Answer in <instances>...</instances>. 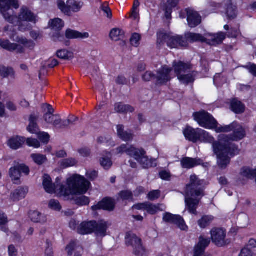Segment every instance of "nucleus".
<instances>
[{"label": "nucleus", "instance_id": "nucleus-9", "mask_svg": "<svg viewBox=\"0 0 256 256\" xmlns=\"http://www.w3.org/2000/svg\"><path fill=\"white\" fill-rule=\"evenodd\" d=\"M126 152L128 155L134 158L137 162L144 154L146 151L142 148H136L132 145L122 144L116 148V153Z\"/></svg>", "mask_w": 256, "mask_h": 256}, {"label": "nucleus", "instance_id": "nucleus-15", "mask_svg": "<svg viewBox=\"0 0 256 256\" xmlns=\"http://www.w3.org/2000/svg\"><path fill=\"white\" fill-rule=\"evenodd\" d=\"M187 14V21L190 28H194L201 22V16L197 12L191 8L185 10Z\"/></svg>", "mask_w": 256, "mask_h": 256}, {"label": "nucleus", "instance_id": "nucleus-61", "mask_svg": "<svg viewBox=\"0 0 256 256\" xmlns=\"http://www.w3.org/2000/svg\"><path fill=\"white\" fill-rule=\"evenodd\" d=\"M8 256H18V249L14 244H10L8 247Z\"/></svg>", "mask_w": 256, "mask_h": 256}, {"label": "nucleus", "instance_id": "nucleus-28", "mask_svg": "<svg viewBox=\"0 0 256 256\" xmlns=\"http://www.w3.org/2000/svg\"><path fill=\"white\" fill-rule=\"evenodd\" d=\"M25 141L24 137L13 136L8 141V145L13 150H17L22 146Z\"/></svg>", "mask_w": 256, "mask_h": 256}, {"label": "nucleus", "instance_id": "nucleus-50", "mask_svg": "<svg viewBox=\"0 0 256 256\" xmlns=\"http://www.w3.org/2000/svg\"><path fill=\"white\" fill-rule=\"evenodd\" d=\"M57 56L64 60H70L73 58V53L66 50H59L57 52Z\"/></svg>", "mask_w": 256, "mask_h": 256}, {"label": "nucleus", "instance_id": "nucleus-1", "mask_svg": "<svg viewBox=\"0 0 256 256\" xmlns=\"http://www.w3.org/2000/svg\"><path fill=\"white\" fill-rule=\"evenodd\" d=\"M42 184L47 192L55 193L66 197L85 194L88 190L90 182L84 177L76 174L68 178L66 186L60 184L58 178H56L55 184H52L50 177L44 174L42 177Z\"/></svg>", "mask_w": 256, "mask_h": 256}, {"label": "nucleus", "instance_id": "nucleus-56", "mask_svg": "<svg viewBox=\"0 0 256 256\" xmlns=\"http://www.w3.org/2000/svg\"><path fill=\"white\" fill-rule=\"evenodd\" d=\"M141 36L140 34L137 33H134L132 36L130 40V44L132 46L137 47L140 44V40Z\"/></svg>", "mask_w": 256, "mask_h": 256}, {"label": "nucleus", "instance_id": "nucleus-24", "mask_svg": "<svg viewBox=\"0 0 256 256\" xmlns=\"http://www.w3.org/2000/svg\"><path fill=\"white\" fill-rule=\"evenodd\" d=\"M202 161L200 158H192L185 157L180 160L182 166L184 168L190 169L200 164Z\"/></svg>", "mask_w": 256, "mask_h": 256}, {"label": "nucleus", "instance_id": "nucleus-21", "mask_svg": "<svg viewBox=\"0 0 256 256\" xmlns=\"http://www.w3.org/2000/svg\"><path fill=\"white\" fill-rule=\"evenodd\" d=\"M256 256V240L250 239L248 244L240 251L238 256Z\"/></svg>", "mask_w": 256, "mask_h": 256}, {"label": "nucleus", "instance_id": "nucleus-12", "mask_svg": "<svg viewBox=\"0 0 256 256\" xmlns=\"http://www.w3.org/2000/svg\"><path fill=\"white\" fill-rule=\"evenodd\" d=\"M163 220L167 222L176 224L181 230H188V226L184 219L180 216L165 213L164 214Z\"/></svg>", "mask_w": 256, "mask_h": 256}, {"label": "nucleus", "instance_id": "nucleus-14", "mask_svg": "<svg viewBox=\"0 0 256 256\" xmlns=\"http://www.w3.org/2000/svg\"><path fill=\"white\" fill-rule=\"evenodd\" d=\"M172 70V69L166 66H164L160 69L158 71L156 76L157 84H164L170 81L172 78L170 75Z\"/></svg>", "mask_w": 256, "mask_h": 256}, {"label": "nucleus", "instance_id": "nucleus-45", "mask_svg": "<svg viewBox=\"0 0 256 256\" xmlns=\"http://www.w3.org/2000/svg\"><path fill=\"white\" fill-rule=\"evenodd\" d=\"M48 24L52 30H60L64 26V22L59 18H56L51 20L49 22Z\"/></svg>", "mask_w": 256, "mask_h": 256}, {"label": "nucleus", "instance_id": "nucleus-48", "mask_svg": "<svg viewBox=\"0 0 256 256\" xmlns=\"http://www.w3.org/2000/svg\"><path fill=\"white\" fill-rule=\"evenodd\" d=\"M198 131H200V139H198L199 140L204 142L210 143L212 142H214V138L211 136H210L208 132L202 129H200V130H198Z\"/></svg>", "mask_w": 256, "mask_h": 256}, {"label": "nucleus", "instance_id": "nucleus-11", "mask_svg": "<svg viewBox=\"0 0 256 256\" xmlns=\"http://www.w3.org/2000/svg\"><path fill=\"white\" fill-rule=\"evenodd\" d=\"M23 172L26 175L30 172L29 168L23 164H18L11 168L9 170L10 177L14 183L18 184L21 176V173Z\"/></svg>", "mask_w": 256, "mask_h": 256}, {"label": "nucleus", "instance_id": "nucleus-38", "mask_svg": "<svg viewBox=\"0 0 256 256\" xmlns=\"http://www.w3.org/2000/svg\"><path fill=\"white\" fill-rule=\"evenodd\" d=\"M186 42L189 41L190 42H205L206 39L205 37L202 36L200 34L192 33V32H188L185 34Z\"/></svg>", "mask_w": 256, "mask_h": 256}, {"label": "nucleus", "instance_id": "nucleus-2", "mask_svg": "<svg viewBox=\"0 0 256 256\" xmlns=\"http://www.w3.org/2000/svg\"><path fill=\"white\" fill-rule=\"evenodd\" d=\"M11 6L18 9L20 6L18 0H0V11L4 18L8 22L18 25L19 30H29L30 26L28 22H36V16L27 8H21L18 18Z\"/></svg>", "mask_w": 256, "mask_h": 256}, {"label": "nucleus", "instance_id": "nucleus-59", "mask_svg": "<svg viewBox=\"0 0 256 256\" xmlns=\"http://www.w3.org/2000/svg\"><path fill=\"white\" fill-rule=\"evenodd\" d=\"M120 196L122 200H130L132 198V194L129 190L121 192L120 193Z\"/></svg>", "mask_w": 256, "mask_h": 256}, {"label": "nucleus", "instance_id": "nucleus-22", "mask_svg": "<svg viewBox=\"0 0 256 256\" xmlns=\"http://www.w3.org/2000/svg\"><path fill=\"white\" fill-rule=\"evenodd\" d=\"M94 221L84 222L78 227L77 232L80 234H88L93 232Z\"/></svg>", "mask_w": 256, "mask_h": 256}, {"label": "nucleus", "instance_id": "nucleus-25", "mask_svg": "<svg viewBox=\"0 0 256 256\" xmlns=\"http://www.w3.org/2000/svg\"><path fill=\"white\" fill-rule=\"evenodd\" d=\"M200 128L194 129L188 127L184 130V134L186 138L194 142H196L200 139L199 134Z\"/></svg>", "mask_w": 256, "mask_h": 256}, {"label": "nucleus", "instance_id": "nucleus-16", "mask_svg": "<svg viewBox=\"0 0 256 256\" xmlns=\"http://www.w3.org/2000/svg\"><path fill=\"white\" fill-rule=\"evenodd\" d=\"M172 66L178 78L182 74H186L190 72L192 68V65L190 63H185L181 61L174 62Z\"/></svg>", "mask_w": 256, "mask_h": 256}, {"label": "nucleus", "instance_id": "nucleus-64", "mask_svg": "<svg viewBox=\"0 0 256 256\" xmlns=\"http://www.w3.org/2000/svg\"><path fill=\"white\" fill-rule=\"evenodd\" d=\"M246 68L249 70L252 75L256 76V64L249 63L246 66Z\"/></svg>", "mask_w": 256, "mask_h": 256}, {"label": "nucleus", "instance_id": "nucleus-5", "mask_svg": "<svg viewBox=\"0 0 256 256\" xmlns=\"http://www.w3.org/2000/svg\"><path fill=\"white\" fill-rule=\"evenodd\" d=\"M158 45L161 46L165 42L171 48L186 47L188 42L184 37L178 35L166 34L162 31L157 33Z\"/></svg>", "mask_w": 256, "mask_h": 256}, {"label": "nucleus", "instance_id": "nucleus-63", "mask_svg": "<svg viewBox=\"0 0 256 256\" xmlns=\"http://www.w3.org/2000/svg\"><path fill=\"white\" fill-rule=\"evenodd\" d=\"M101 9L106 14V16L108 18H110L112 17L111 10L106 4H103L101 6Z\"/></svg>", "mask_w": 256, "mask_h": 256}, {"label": "nucleus", "instance_id": "nucleus-8", "mask_svg": "<svg viewBox=\"0 0 256 256\" xmlns=\"http://www.w3.org/2000/svg\"><path fill=\"white\" fill-rule=\"evenodd\" d=\"M126 242L127 246H131L134 248V253L138 256H145V250L141 244V240L134 234L128 232L126 236Z\"/></svg>", "mask_w": 256, "mask_h": 256}, {"label": "nucleus", "instance_id": "nucleus-10", "mask_svg": "<svg viewBox=\"0 0 256 256\" xmlns=\"http://www.w3.org/2000/svg\"><path fill=\"white\" fill-rule=\"evenodd\" d=\"M212 242L218 246L226 244V232L220 228H213L210 232Z\"/></svg>", "mask_w": 256, "mask_h": 256}, {"label": "nucleus", "instance_id": "nucleus-35", "mask_svg": "<svg viewBox=\"0 0 256 256\" xmlns=\"http://www.w3.org/2000/svg\"><path fill=\"white\" fill-rule=\"evenodd\" d=\"M28 192L27 187H19L13 192L12 198L14 200H19L24 198Z\"/></svg>", "mask_w": 256, "mask_h": 256}, {"label": "nucleus", "instance_id": "nucleus-47", "mask_svg": "<svg viewBox=\"0 0 256 256\" xmlns=\"http://www.w3.org/2000/svg\"><path fill=\"white\" fill-rule=\"evenodd\" d=\"M124 34V32L122 30L118 28H114L111 30L110 36L112 40L118 41L123 37Z\"/></svg>", "mask_w": 256, "mask_h": 256}, {"label": "nucleus", "instance_id": "nucleus-27", "mask_svg": "<svg viewBox=\"0 0 256 256\" xmlns=\"http://www.w3.org/2000/svg\"><path fill=\"white\" fill-rule=\"evenodd\" d=\"M116 130L118 136L122 140L128 142L133 139L134 134L130 132L124 130L122 125H118L116 126Z\"/></svg>", "mask_w": 256, "mask_h": 256}, {"label": "nucleus", "instance_id": "nucleus-18", "mask_svg": "<svg viewBox=\"0 0 256 256\" xmlns=\"http://www.w3.org/2000/svg\"><path fill=\"white\" fill-rule=\"evenodd\" d=\"M226 38V34L222 32L216 34H206L205 42L210 45L215 46L221 44Z\"/></svg>", "mask_w": 256, "mask_h": 256}, {"label": "nucleus", "instance_id": "nucleus-41", "mask_svg": "<svg viewBox=\"0 0 256 256\" xmlns=\"http://www.w3.org/2000/svg\"><path fill=\"white\" fill-rule=\"evenodd\" d=\"M10 38L16 42L23 44L24 46L27 48H33L34 46V43L31 40H28L24 37H16V39H14V35L10 36Z\"/></svg>", "mask_w": 256, "mask_h": 256}, {"label": "nucleus", "instance_id": "nucleus-4", "mask_svg": "<svg viewBox=\"0 0 256 256\" xmlns=\"http://www.w3.org/2000/svg\"><path fill=\"white\" fill-rule=\"evenodd\" d=\"M214 154L217 156V162L221 168H225L230 162V156L238 154L239 150L233 143L220 140L212 144Z\"/></svg>", "mask_w": 256, "mask_h": 256}, {"label": "nucleus", "instance_id": "nucleus-13", "mask_svg": "<svg viewBox=\"0 0 256 256\" xmlns=\"http://www.w3.org/2000/svg\"><path fill=\"white\" fill-rule=\"evenodd\" d=\"M133 208L136 210H144L150 214H154L158 211H162L164 208L162 204H153L150 202L138 204L134 206Z\"/></svg>", "mask_w": 256, "mask_h": 256}, {"label": "nucleus", "instance_id": "nucleus-3", "mask_svg": "<svg viewBox=\"0 0 256 256\" xmlns=\"http://www.w3.org/2000/svg\"><path fill=\"white\" fill-rule=\"evenodd\" d=\"M204 181L200 180L195 174L192 175L190 184L186 186L185 190V202L191 214H197L196 210L200 202L199 200L192 197L202 196L204 195Z\"/></svg>", "mask_w": 256, "mask_h": 256}, {"label": "nucleus", "instance_id": "nucleus-26", "mask_svg": "<svg viewBox=\"0 0 256 256\" xmlns=\"http://www.w3.org/2000/svg\"><path fill=\"white\" fill-rule=\"evenodd\" d=\"M232 131L234 132L233 134L230 136V138L232 140H240L244 138L246 134L245 130L242 126L239 125L237 122L236 126Z\"/></svg>", "mask_w": 256, "mask_h": 256}, {"label": "nucleus", "instance_id": "nucleus-43", "mask_svg": "<svg viewBox=\"0 0 256 256\" xmlns=\"http://www.w3.org/2000/svg\"><path fill=\"white\" fill-rule=\"evenodd\" d=\"M60 166L62 168L74 166L78 164V160L73 158L63 159L58 162Z\"/></svg>", "mask_w": 256, "mask_h": 256}, {"label": "nucleus", "instance_id": "nucleus-29", "mask_svg": "<svg viewBox=\"0 0 256 256\" xmlns=\"http://www.w3.org/2000/svg\"><path fill=\"white\" fill-rule=\"evenodd\" d=\"M89 36L88 32H80L71 29H68L66 32V36L68 39H85L88 38Z\"/></svg>", "mask_w": 256, "mask_h": 256}, {"label": "nucleus", "instance_id": "nucleus-19", "mask_svg": "<svg viewBox=\"0 0 256 256\" xmlns=\"http://www.w3.org/2000/svg\"><path fill=\"white\" fill-rule=\"evenodd\" d=\"M44 119L47 124H52L56 130L62 129V120L59 115L44 114Z\"/></svg>", "mask_w": 256, "mask_h": 256}, {"label": "nucleus", "instance_id": "nucleus-33", "mask_svg": "<svg viewBox=\"0 0 256 256\" xmlns=\"http://www.w3.org/2000/svg\"><path fill=\"white\" fill-rule=\"evenodd\" d=\"M210 242V239L209 238L201 235L199 237L198 242L195 246L194 248L204 252L206 248L209 246Z\"/></svg>", "mask_w": 256, "mask_h": 256}, {"label": "nucleus", "instance_id": "nucleus-53", "mask_svg": "<svg viewBox=\"0 0 256 256\" xmlns=\"http://www.w3.org/2000/svg\"><path fill=\"white\" fill-rule=\"evenodd\" d=\"M100 164L105 170H108L112 164L110 158L108 156L101 158L100 160Z\"/></svg>", "mask_w": 256, "mask_h": 256}, {"label": "nucleus", "instance_id": "nucleus-23", "mask_svg": "<svg viewBox=\"0 0 256 256\" xmlns=\"http://www.w3.org/2000/svg\"><path fill=\"white\" fill-rule=\"evenodd\" d=\"M108 228V223L104 220L98 222L94 221V228L93 232L96 236L103 238L106 235V230Z\"/></svg>", "mask_w": 256, "mask_h": 256}, {"label": "nucleus", "instance_id": "nucleus-58", "mask_svg": "<svg viewBox=\"0 0 256 256\" xmlns=\"http://www.w3.org/2000/svg\"><path fill=\"white\" fill-rule=\"evenodd\" d=\"M26 142L28 146H32L36 148H38L40 144L39 141L34 138H28L26 140Z\"/></svg>", "mask_w": 256, "mask_h": 256}, {"label": "nucleus", "instance_id": "nucleus-37", "mask_svg": "<svg viewBox=\"0 0 256 256\" xmlns=\"http://www.w3.org/2000/svg\"><path fill=\"white\" fill-rule=\"evenodd\" d=\"M138 162L144 168H148L156 166L155 160L149 158L146 156V154H144V156H142Z\"/></svg>", "mask_w": 256, "mask_h": 256}, {"label": "nucleus", "instance_id": "nucleus-60", "mask_svg": "<svg viewBox=\"0 0 256 256\" xmlns=\"http://www.w3.org/2000/svg\"><path fill=\"white\" fill-rule=\"evenodd\" d=\"M160 196V192L158 190H154L150 192L148 195V198L151 200L158 199Z\"/></svg>", "mask_w": 256, "mask_h": 256}, {"label": "nucleus", "instance_id": "nucleus-55", "mask_svg": "<svg viewBox=\"0 0 256 256\" xmlns=\"http://www.w3.org/2000/svg\"><path fill=\"white\" fill-rule=\"evenodd\" d=\"M76 202L78 204L85 206L88 205L90 203V200L88 197L80 196L76 198Z\"/></svg>", "mask_w": 256, "mask_h": 256}, {"label": "nucleus", "instance_id": "nucleus-39", "mask_svg": "<svg viewBox=\"0 0 256 256\" xmlns=\"http://www.w3.org/2000/svg\"><path fill=\"white\" fill-rule=\"evenodd\" d=\"M231 108L236 114H240L244 110V106L236 99L233 100L231 102Z\"/></svg>", "mask_w": 256, "mask_h": 256}, {"label": "nucleus", "instance_id": "nucleus-32", "mask_svg": "<svg viewBox=\"0 0 256 256\" xmlns=\"http://www.w3.org/2000/svg\"><path fill=\"white\" fill-rule=\"evenodd\" d=\"M38 116L35 114H31L30 118V124L27 127V130L32 134H37L40 131L39 128L36 122Z\"/></svg>", "mask_w": 256, "mask_h": 256}, {"label": "nucleus", "instance_id": "nucleus-42", "mask_svg": "<svg viewBox=\"0 0 256 256\" xmlns=\"http://www.w3.org/2000/svg\"><path fill=\"white\" fill-rule=\"evenodd\" d=\"M226 14L227 18L229 20H233L237 16L238 14L236 6L232 4H228L226 8Z\"/></svg>", "mask_w": 256, "mask_h": 256}, {"label": "nucleus", "instance_id": "nucleus-51", "mask_svg": "<svg viewBox=\"0 0 256 256\" xmlns=\"http://www.w3.org/2000/svg\"><path fill=\"white\" fill-rule=\"evenodd\" d=\"M8 222L6 216L2 212H0V229L1 230L7 232L8 228L6 226Z\"/></svg>", "mask_w": 256, "mask_h": 256}, {"label": "nucleus", "instance_id": "nucleus-40", "mask_svg": "<svg viewBox=\"0 0 256 256\" xmlns=\"http://www.w3.org/2000/svg\"><path fill=\"white\" fill-rule=\"evenodd\" d=\"M114 110L116 112L118 113H126L128 112H132L134 109L130 105L124 104L120 102L116 104Z\"/></svg>", "mask_w": 256, "mask_h": 256}, {"label": "nucleus", "instance_id": "nucleus-31", "mask_svg": "<svg viewBox=\"0 0 256 256\" xmlns=\"http://www.w3.org/2000/svg\"><path fill=\"white\" fill-rule=\"evenodd\" d=\"M188 74H182L180 75L178 78L180 82L184 84H188L189 83L193 82L194 80V77L197 74L196 71H190L187 72Z\"/></svg>", "mask_w": 256, "mask_h": 256}, {"label": "nucleus", "instance_id": "nucleus-44", "mask_svg": "<svg viewBox=\"0 0 256 256\" xmlns=\"http://www.w3.org/2000/svg\"><path fill=\"white\" fill-rule=\"evenodd\" d=\"M214 220L213 216H204L198 220V224L200 228H204L210 226Z\"/></svg>", "mask_w": 256, "mask_h": 256}, {"label": "nucleus", "instance_id": "nucleus-36", "mask_svg": "<svg viewBox=\"0 0 256 256\" xmlns=\"http://www.w3.org/2000/svg\"><path fill=\"white\" fill-rule=\"evenodd\" d=\"M0 76L3 78H10L14 79L16 72L14 68L11 67L0 66Z\"/></svg>", "mask_w": 256, "mask_h": 256}, {"label": "nucleus", "instance_id": "nucleus-34", "mask_svg": "<svg viewBox=\"0 0 256 256\" xmlns=\"http://www.w3.org/2000/svg\"><path fill=\"white\" fill-rule=\"evenodd\" d=\"M66 250L68 255H72L74 253V256H81L82 248L78 246L77 242H72L70 244L66 247Z\"/></svg>", "mask_w": 256, "mask_h": 256}, {"label": "nucleus", "instance_id": "nucleus-57", "mask_svg": "<svg viewBox=\"0 0 256 256\" xmlns=\"http://www.w3.org/2000/svg\"><path fill=\"white\" fill-rule=\"evenodd\" d=\"M36 134L42 142L47 144L49 142L50 136L47 132H40L39 131L38 134Z\"/></svg>", "mask_w": 256, "mask_h": 256}, {"label": "nucleus", "instance_id": "nucleus-62", "mask_svg": "<svg viewBox=\"0 0 256 256\" xmlns=\"http://www.w3.org/2000/svg\"><path fill=\"white\" fill-rule=\"evenodd\" d=\"M154 77V74L150 71L146 72L142 76V78L145 82H150Z\"/></svg>", "mask_w": 256, "mask_h": 256}, {"label": "nucleus", "instance_id": "nucleus-52", "mask_svg": "<svg viewBox=\"0 0 256 256\" xmlns=\"http://www.w3.org/2000/svg\"><path fill=\"white\" fill-rule=\"evenodd\" d=\"M77 120L78 118L74 116H70L67 120H62V129L68 128L70 124H74Z\"/></svg>", "mask_w": 256, "mask_h": 256}, {"label": "nucleus", "instance_id": "nucleus-17", "mask_svg": "<svg viewBox=\"0 0 256 256\" xmlns=\"http://www.w3.org/2000/svg\"><path fill=\"white\" fill-rule=\"evenodd\" d=\"M115 206L114 200L112 198H104L101 202L97 204L92 207L93 210H104L108 211L113 210Z\"/></svg>", "mask_w": 256, "mask_h": 256}, {"label": "nucleus", "instance_id": "nucleus-54", "mask_svg": "<svg viewBox=\"0 0 256 256\" xmlns=\"http://www.w3.org/2000/svg\"><path fill=\"white\" fill-rule=\"evenodd\" d=\"M48 208L52 210L60 211L62 209V206L59 202L56 200H50L48 202Z\"/></svg>", "mask_w": 256, "mask_h": 256}, {"label": "nucleus", "instance_id": "nucleus-7", "mask_svg": "<svg viewBox=\"0 0 256 256\" xmlns=\"http://www.w3.org/2000/svg\"><path fill=\"white\" fill-rule=\"evenodd\" d=\"M57 5L62 12L70 16L71 11L74 12H79L83 6V2L76 0H68L66 4L64 1L58 0Z\"/></svg>", "mask_w": 256, "mask_h": 256}, {"label": "nucleus", "instance_id": "nucleus-6", "mask_svg": "<svg viewBox=\"0 0 256 256\" xmlns=\"http://www.w3.org/2000/svg\"><path fill=\"white\" fill-rule=\"evenodd\" d=\"M194 120L203 128L208 129H214L216 128L218 123L214 118L208 112L201 110L194 112L193 114Z\"/></svg>", "mask_w": 256, "mask_h": 256}, {"label": "nucleus", "instance_id": "nucleus-49", "mask_svg": "<svg viewBox=\"0 0 256 256\" xmlns=\"http://www.w3.org/2000/svg\"><path fill=\"white\" fill-rule=\"evenodd\" d=\"M30 157L34 162L38 165H42L47 160L45 155L40 154H33L30 155Z\"/></svg>", "mask_w": 256, "mask_h": 256}, {"label": "nucleus", "instance_id": "nucleus-30", "mask_svg": "<svg viewBox=\"0 0 256 256\" xmlns=\"http://www.w3.org/2000/svg\"><path fill=\"white\" fill-rule=\"evenodd\" d=\"M31 220L34 222L45 224L47 222L46 216L38 211H32L29 213Z\"/></svg>", "mask_w": 256, "mask_h": 256}, {"label": "nucleus", "instance_id": "nucleus-46", "mask_svg": "<svg viewBox=\"0 0 256 256\" xmlns=\"http://www.w3.org/2000/svg\"><path fill=\"white\" fill-rule=\"evenodd\" d=\"M236 126V122H234L229 125L220 126H218V124L216 128L214 129L215 130L216 132H228L232 131Z\"/></svg>", "mask_w": 256, "mask_h": 256}, {"label": "nucleus", "instance_id": "nucleus-20", "mask_svg": "<svg viewBox=\"0 0 256 256\" xmlns=\"http://www.w3.org/2000/svg\"><path fill=\"white\" fill-rule=\"evenodd\" d=\"M0 46L10 52L16 50L18 53H22L24 52V48L21 45L11 43L8 40L0 39Z\"/></svg>", "mask_w": 256, "mask_h": 256}]
</instances>
